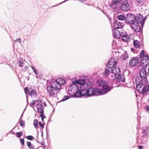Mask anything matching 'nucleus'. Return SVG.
<instances>
[{
  "mask_svg": "<svg viewBox=\"0 0 149 149\" xmlns=\"http://www.w3.org/2000/svg\"><path fill=\"white\" fill-rule=\"evenodd\" d=\"M68 92L71 96L76 97H81V90L79 89L78 86L74 84L69 87Z\"/></svg>",
  "mask_w": 149,
  "mask_h": 149,
  "instance_id": "f257e3e1",
  "label": "nucleus"
},
{
  "mask_svg": "<svg viewBox=\"0 0 149 149\" xmlns=\"http://www.w3.org/2000/svg\"><path fill=\"white\" fill-rule=\"evenodd\" d=\"M47 93L51 96L56 95L60 90L53 82L47 88Z\"/></svg>",
  "mask_w": 149,
  "mask_h": 149,
  "instance_id": "f03ea898",
  "label": "nucleus"
},
{
  "mask_svg": "<svg viewBox=\"0 0 149 149\" xmlns=\"http://www.w3.org/2000/svg\"><path fill=\"white\" fill-rule=\"evenodd\" d=\"M95 88H90L86 91L81 90V96H85L86 97H90L94 95Z\"/></svg>",
  "mask_w": 149,
  "mask_h": 149,
  "instance_id": "7ed1b4c3",
  "label": "nucleus"
},
{
  "mask_svg": "<svg viewBox=\"0 0 149 149\" xmlns=\"http://www.w3.org/2000/svg\"><path fill=\"white\" fill-rule=\"evenodd\" d=\"M97 84L99 87L103 88L105 93L109 91L110 89L109 86L107 85V83L102 80H98L97 81Z\"/></svg>",
  "mask_w": 149,
  "mask_h": 149,
  "instance_id": "20e7f679",
  "label": "nucleus"
},
{
  "mask_svg": "<svg viewBox=\"0 0 149 149\" xmlns=\"http://www.w3.org/2000/svg\"><path fill=\"white\" fill-rule=\"evenodd\" d=\"M147 74L146 68H143L141 69L140 71V75L142 82L144 83H146L147 81Z\"/></svg>",
  "mask_w": 149,
  "mask_h": 149,
  "instance_id": "39448f33",
  "label": "nucleus"
},
{
  "mask_svg": "<svg viewBox=\"0 0 149 149\" xmlns=\"http://www.w3.org/2000/svg\"><path fill=\"white\" fill-rule=\"evenodd\" d=\"M53 83L61 90L62 86L65 84V81L62 78H58L55 80V82Z\"/></svg>",
  "mask_w": 149,
  "mask_h": 149,
  "instance_id": "423d86ee",
  "label": "nucleus"
},
{
  "mask_svg": "<svg viewBox=\"0 0 149 149\" xmlns=\"http://www.w3.org/2000/svg\"><path fill=\"white\" fill-rule=\"evenodd\" d=\"M136 82L137 84L136 86V89L140 93H142V91H143V88L144 85L143 83L145 84L146 83H143V82H142L141 80V81H139V79L138 78L136 79Z\"/></svg>",
  "mask_w": 149,
  "mask_h": 149,
  "instance_id": "0eeeda50",
  "label": "nucleus"
},
{
  "mask_svg": "<svg viewBox=\"0 0 149 149\" xmlns=\"http://www.w3.org/2000/svg\"><path fill=\"white\" fill-rule=\"evenodd\" d=\"M126 20L127 22L131 24V25L136 22V21H135V18L134 16L131 14H128L127 15Z\"/></svg>",
  "mask_w": 149,
  "mask_h": 149,
  "instance_id": "6e6552de",
  "label": "nucleus"
},
{
  "mask_svg": "<svg viewBox=\"0 0 149 149\" xmlns=\"http://www.w3.org/2000/svg\"><path fill=\"white\" fill-rule=\"evenodd\" d=\"M139 58L136 57L131 58L129 62V65L130 67H133L136 65L139 62Z\"/></svg>",
  "mask_w": 149,
  "mask_h": 149,
  "instance_id": "1a4fd4ad",
  "label": "nucleus"
},
{
  "mask_svg": "<svg viewBox=\"0 0 149 149\" xmlns=\"http://www.w3.org/2000/svg\"><path fill=\"white\" fill-rule=\"evenodd\" d=\"M130 8V4L126 1H123L121 8V9L124 11L129 10Z\"/></svg>",
  "mask_w": 149,
  "mask_h": 149,
  "instance_id": "9d476101",
  "label": "nucleus"
},
{
  "mask_svg": "<svg viewBox=\"0 0 149 149\" xmlns=\"http://www.w3.org/2000/svg\"><path fill=\"white\" fill-rule=\"evenodd\" d=\"M141 64L143 67H146L149 65V57L146 56L141 58Z\"/></svg>",
  "mask_w": 149,
  "mask_h": 149,
  "instance_id": "9b49d317",
  "label": "nucleus"
},
{
  "mask_svg": "<svg viewBox=\"0 0 149 149\" xmlns=\"http://www.w3.org/2000/svg\"><path fill=\"white\" fill-rule=\"evenodd\" d=\"M117 63V61L113 58H111L107 62V66L108 68H111L116 65Z\"/></svg>",
  "mask_w": 149,
  "mask_h": 149,
  "instance_id": "f8f14e48",
  "label": "nucleus"
},
{
  "mask_svg": "<svg viewBox=\"0 0 149 149\" xmlns=\"http://www.w3.org/2000/svg\"><path fill=\"white\" fill-rule=\"evenodd\" d=\"M24 91L26 94H28L30 95L31 97H34L37 95V92L34 89H32L29 92L27 87H25L24 89Z\"/></svg>",
  "mask_w": 149,
  "mask_h": 149,
  "instance_id": "ddd939ff",
  "label": "nucleus"
},
{
  "mask_svg": "<svg viewBox=\"0 0 149 149\" xmlns=\"http://www.w3.org/2000/svg\"><path fill=\"white\" fill-rule=\"evenodd\" d=\"M135 18V21H136V23L139 24H140L142 27H143L145 22V20H144L143 18L142 17V16L141 15L139 16H136Z\"/></svg>",
  "mask_w": 149,
  "mask_h": 149,
  "instance_id": "4468645a",
  "label": "nucleus"
},
{
  "mask_svg": "<svg viewBox=\"0 0 149 149\" xmlns=\"http://www.w3.org/2000/svg\"><path fill=\"white\" fill-rule=\"evenodd\" d=\"M131 26L132 29L136 32H139L141 30V27L139 24H137V23H136V22L131 25Z\"/></svg>",
  "mask_w": 149,
  "mask_h": 149,
  "instance_id": "2eb2a0df",
  "label": "nucleus"
},
{
  "mask_svg": "<svg viewBox=\"0 0 149 149\" xmlns=\"http://www.w3.org/2000/svg\"><path fill=\"white\" fill-rule=\"evenodd\" d=\"M112 33L113 36L116 38H119L121 36L120 32L117 29H114L112 30Z\"/></svg>",
  "mask_w": 149,
  "mask_h": 149,
  "instance_id": "dca6fc26",
  "label": "nucleus"
},
{
  "mask_svg": "<svg viewBox=\"0 0 149 149\" xmlns=\"http://www.w3.org/2000/svg\"><path fill=\"white\" fill-rule=\"evenodd\" d=\"M113 26L116 29L123 28L122 24L118 21H116L113 23Z\"/></svg>",
  "mask_w": 149,
  "mask_h": 149,
  "instance_id": "f3484780",
  "label": "nucleus"
},
{
  "mask_svg": "<svg viewBox=\"0 0 149 149\" xmlns=\"http://www.w3.org/2000/svg\"><path fill=\"white\" fill-rule=\"evenodd\" d=\"M37 111L40 114L44 113V107L42 104H37L36 105Z\"/></svg>",
  "mask_w": 149,
  "mask_h": 149,
  "instance_id": "a211bd4d",
  "label": "nucleus"
},
{
  "mask_svg": "<svg viewBox=\"0 0 149 149\" xmlns=\"http://www.w3.org/2000/svg\"><path fill=\"white\" fill-rule=\"evenodd\" d=\"M111 70L112 74H115L116 76L120 74V69L118 68H112Z\"/></svg>",
  "mask_w": 149,
  "mask_h": 149,
  "instance_id": "6ab92c4d",
  "label": "nucleus"
},
{
  "mask_svg": "<svg viewBox=\"0 0 149 149\" xmlns=\"http://www.w3.org/2000/svg\"><path fill=\"white\" fill-rule=\"evenodd\" d=\"M116 80L117 82H123L125 80L124 76L123 75L119 74L117 75Z\"/></svg>",
  "mask_w": 149,
  "mask_h": 149,
  "instance_id": "aec40b11",
  "label": "nucleus"
},
{
  "mask_svg": "<svg viewBox=\"0 0 149 149\" xmlns=\"http://www.w3.org/2000/svg\"><path fill=\"white\" fill-rule=\"evenodd\" d=\"M112 1L113 3L111 4V6L113 8L117 7V3L123 1V0H112Z\"/></svg>",
  "mask_w": 149,
  "mask_h": 149,
  "instance_id": "412c9836",
  "label": "nucleus"
},
{
  "mask_svg": "<svg viewBox=\"0 0 149 149\" xmlns=\"http://www.w3.org/2000/svg\"><path fill=\"white\" fill-rule=\"evenodd\" d=\"M133 45L135 48H139L140 44L139 42L137 40H136L133 42Z\"/></svg>",
  "mask_w": 149,
  "mask_h": 149,
  "instance_id": "4be33fe9",
  "label": "nucleus"
},
{
  "mask_svg": "<svg viewBox=\"0 0 149 149\" xmlns=\"http://www.w3.org/2000/svg\"><path fill=\"white\" fill-rule=\"evenodd\" d=\"M122 39L124 42H129L130 40V38L128 36L124 35L122 36Z\"/></svg>",
  "mask_w": 149,
  "mask_h": 149,
  "instance_id": "5701e85b",
  "label": "nucleus"
},
{
  "mask_svg": "<svg viewBox=\"0 0 149 149\" xmlns=\"http://www.w3.org/2000/svg\"><path fill=\"white\" fill-rule=\"evenodd\" d=\"M149 90V85L144 86L143 91H142V93H146L148 92Z\"/></svg>",
  "mask_w": 149,
  "mask_h": 149,
  "instance_id": "b1692460",
  "label": "nucleus"
},
{
  "mask_svg": "<svg viewBox=\"0 0 149 149\" xmlns=\"http://www.w3.org/2000/svg\"><path fill=\"white\" fill-rule=\"evenodd\" d=\"M109 79L111 80H114L116 79V75H115L113 74H112V73H111L109 75Z\"/></svg>",
  "mask_w": 149,
  "mask_h": 149,
  "instance_id": "393cba45",
  "label": "nucleus"
},
{
  "mask_svg": "<svg viewBox=\"0 0 149 149\" xmlns=\"http://www.w3.org/2000/svg\"><path fill=\"white\" fill-rule=\"evenodd\" d=\"M117 18L119 20H123L125 19H126V17L124 15H120L118 16Z\"/></svg>",
  "mask_w": 149,
  "mask_h": 149,
  "instance_id": "a878e982",
  "label": "nucleus"
},
{
  "mask_svg": "<svg viewBox=\"0 0 149 149\" xmlns=\"http://www.w3.org/2000/svg\"><path fill=\"white\" fill-rule=\"evenodd\" d=\"M101 91L99 89H95L94 95H97L100 94Z\"/></svg>",
  "mask_w": 149,
  "mask_h": 149,
  "instance_id": "bb28decb",
  "label": "nucleus"
},
{
  "mask_svg": "<svg viewBox=\"0 0 149 149\" xmlns=\"http://www.w3.org/2000/svg\"><path fill=\"white\" fill-rule=\"evenodd\" d=\"M111 73L110 71L107 69H106L104 73V76L106 77L109 75Z\"/></svg>",
  "mask_w": 149,
  "mask_h": 149,
  "instance_id": "cd10ccee",
  "label": "nucleus"
},
{
  "mask_svg": "<svg viewBox=\"0 0 149 149\" xmlns=\"http://www.w3.org/2000/svg\"><path fill=\"white\" fill-rule=\"evenodd\" d=\"M18 63L19 66L22 67L24 66V63L22 60L21 59H19L18 61Z\"/></svg>",
  "mask_w": 149,
  "mask_h": 149,
  "instance_id": "c85d7f7f",
  "label": "nucleus"
},
{
  "mask_svg": "<svg viewBox=\"0 0 149 149\" xmlns=\"http://www.w3.org/2000/svg\"><path fill=\"white\" fill-rule=\"evenodd\" d=\"M76 83L80 85H83L84 84V80L79 79L78 80L76 81Z\"/></svg>",
  "mask_w": 149,
  "mask_h": 149,
  "instance_id": "c756f323",
  "label": "nucleus"
},
{
  "mask_svg": "<svg viewBox=\"0 0 149 149\" xmlns=\"http://www.w3.org/2000/svg\"><path fill=\"white\" fill-rule=\"evenodd\" d=\"M39 123L37 119H35L33 121V124L34 126L36 129L38 128V125Z\"/></svg>",
  "mask_w": 149,
  "mask_h": 149,
  "instance_id": "7c9ffc66",
  "label": "nucleus"
},
{
  "mask_svg": "<svg viewBox=\"0 0 149 149\" xmlns=\"http://www.w3.org/2000/svg\"><path fill=\"white\" fill-rule=\"evenodd\" d=\"M121 57L123 58V60H125L128 57V55L126 52L124 53L121 56Z\"/></svg>",
  "mask_w": 149,
  "mask_h": 149,
  "instance_id": "2f4dec72",
  "label": "nucleus"
},
{
  "mask_svg": "<svg viewBox=\"0 0 149 149\" xmlns=\"http://www.w3.org/2000/svg\"><path fill=\"white\" fill-rule=\"evenodd\" d=\"M145 51L144 50H142L141 51L140 53V56L141 58H143L144 56H148L147 55H145Z\"/></svg>",
  "mask_w": 149,
  "mask_h": 149,
  "instance_id": "473e14b6",
  "label": "nucleus"
},
{
  "mask_svg": "<svg viewBox=\"0 0 149 149\" xmlns=\"http://www.w3.org/2000/svg\"><path fill=\"white\" fill-rule=\"evenodd\" d=\"M26 145L28 146V147L30 149H33L34 148V146L31 144L30 142L27 141V142Z\"/></svg>",
  "mask_w": 149,
  "mask_h": 149,
  "instance_id": "72a5a7b5",
  "label": "nucleus"
},
{
  "mask_svg": "<svg viewBox=\"0 0 149 149\" xmlns=\"http://www.w3.org/2000/svg\"><path fill=\"white\" fill-rule=\"evenodd\" d=\"M16 134L18 138L20 137L22 135V132H17L16 133Z\"/></svg>",
  "mask_w": 149,
  "mask_h": 149,
  "instance_id": "f704fd0d",
  "label": "nucleus"
},
{
  "mask_svg": "<svg viewBox=\"0 0 149 149\" xmlns=\"http://www.w3.org/2000/svg\"><path fill=\"white\" fill-rule=\"evenodd\" d=\"M26 138L28 140H33L34 139V138L31 136L29 135L26 137Z\"/></svg>",
  "mask_w": 149,
  "mask_h": 149,
  "instance_id": "c9c22d12",
  "label": "nucleus"
},
{
  "mask_svg": "<svg viewBox=\"0 0 149 149\" xmlns=\"http://www.w3.org/2000/svg\"><path fill=\"white\" fill-rule=\"evenodd\" d=\"M40 116L41 118L42 121L44 122V119L45 118V116L44 115V113L40 114Z\"/></svg>",
  "mask_w": 149,
  "mask_h": 149,
  "instance_id": "e433bc0d",
  "label": "nucleus"
},
{
  "mask_svg": "<svg viewBox=\"0 0 149 149\" xmlns=\"http://www.w3.org/2000/svg\"><path fill=\"white\" fill-rule=\"evenodd\" d=\"M35 102H36L35 100L32 101V102L30 103V105L31 107H32L34 105Z\"/></svg>",
  "mask_w": 149,
  "mask_h": 149,
  "instance_id": "4c0bfd02",
  "label": "nucleus"
},
{
  "mask_svg": "<svg viewBox=\"0 0 149 149\" xmlns=\"http://www.w3.org/2000/svg\"><path fill=\"white\" fill-rule=\"evenodd\" d=\"M19 124L20 126H23L24 125L25 123L23 120H21L19 123Z\"/></svg>",
  "mask_w": 149,
  "mask_h": 149,
  "instance_id": "58836bf2",
  "label": "nucleus"
},
{
  "mask_svg": "<svg viewBox=\"0 0 149 149\" xmlns=\"http://www.w3.org/2000/svg\"><path fill=\"white\" fill-rule=\"evenodd\" d=\"M20 141L21 143L23 145H24V141L23 139L21 138L20 139Z\"/></svg>",
  "mask_w": 149,
  "mask_h": 149,
  "instance_id": "ea45409f",
  "label": "nucleus"
},
{
  "mask_svg": "<svg viewBox=\"0 0 149 149\" xmlns=\"http://www.w3.org/2000/svg\"><path fill=\"white\" fill-rule=\"evenodd\" d=\"M39 125L41 127V128L43 129L44 128V125L42 123H41L40 122H39Z\"/></svg>",
  "mask_w": 149,
  "mask_h": 149,
  "instance_id": "a19ab883",
  "label": "nucleus"
},
{
  "mask_svg": "<svg viewBox=\"0 0 149 149\" xmlns=\"http://www.w3.org/2000/svg\"><path fill=\"white\" fill-rule=\"evenodd\" d=\"M30 67L32 68V69L33 72H34V73L36 74H38V73H37V70H36L33 67H31V66H30Z\"/></svg>",
  "mask_w": 149,
  "mask_h": 149,
  "instance_id": "79ce46f5",
  "label": "nucleus"
},
{
  "mask_svg": "<svg viewBox=\"0 0 149 149\" xmlns=\"http://www.w3.org/2000/svg\"><path fill=\"white\" fill-rule=\"evenodd\" d=\"M69 98V97L68 96H66L63 98L62 100V101H64L67 99H68Z\"/></svg>",
  "mask_w": 149,
  "mask_h": 149,
  "instance_id": "37998d69",
  "label": "nucleus"
},
{
  "mask_svg": "<svg viewBox=\"0 0 149 149\" xmlns=\"http://www.w3.org/2000/svg\"><path fill=\"white\" fill-rule=\"evenodd\" d=\"M144 109L146 110V111H148L149 113V106H145Z\"/></svg>",
  "mask_w": 149,
  "mask_h": 149,
  "instance_id": "c03bdc74",
  "label": "nucleus"
},
{
  "mask_svg": "<svg viewBox=\"0 0 149 149\" xmlns=\"http://www.w3.org/2000/svg\"><path fill=\"white\" fill-rule=\"evenodd\" d=\"M15 42L16 41L20 43L21 42V40L20 38L17 39L16 40H15Z\"/></svg>",
  "mask_w": 149,
  "mask_h": 149,
  "instance_id": "a18cd8bd",
  "label": "nucleus"
},
{
  "mask_svg": "<svg viewBox=\"0 0 149 149\" xmlns=\"http://www.w3.org/2000/svg\"><path fill=\"white\" fill-rule=\"evenodd\" d=\"M137 2L139 3H142L143 2V0H136Z\"/></svg>",
  "mask_w": 149,
  "mask_h": 149,
  "instance_id": "49530a36",
  "label": "nucleus"
},
{
  "mask_svg": "<svg viewBox=\"0 0 149 149\" xmlns=\"http://www.w3.org/2000/svg\"><path fill=\"white\" fill-rule=\"evenodd\" d=\"M138 148L139 149H143V146H139Z\"/></svg>",
  "mask_w": 149,
  "mask_h": 149,
  "instance_id": "de8ad7c7",
  "label": "nucleus"
},
{
  "mask_svg": "<svg viewBox=\"0 0 149 149\" xmlns=\"http://www.w3.org/2000/svg\"><path fill=\"white\" fill-rule=\"evenodd\" d=\"M25 68L26 70H28L29 69V67L27 66H25Z\"/></svg>",
  "mask_w": 149,
  "mask_h": 149,
  "instance_id": "09e8293b",
  "label": "nucleus"
},
{
  "mask_svg": "<svg viewBox=\"0 0 149 149\" xmlns=\"http://www.w3.org/2000/svg\"><path fill=\"white\" fill-rule=\"evenodd\" d=\"M79 0L81 2L86 1V0Z\"/></svg>",
  "mask_w": 149,
  "mask_h": 149,
  "instance_id": "8fccbe9b",
  "label": "nucleus"
},
{
  "mask_svg": "<svg viewBox=\"0 0 149 149\" xmlns=\"http://www.w3.org/2000/svg\"><path fill=\"white\" fill-rule=\"evenodd\" d=\"M37 102H39L40 103V102H41V101H40V100H39V101H38V100H37Z\"/></svg>",
  "mask_w": 149,
  "mask_h": 149,
  "instance_id": "3c124183",
  "label": "nucleus"
},
{
  "mask_svg": "<svg viewBox=\"0 0 149 149\" xmlns=\"http://www.w3.org/2000/svg\"><path fill=\"white\" fill-rule=\"evenodd\" d=\"M125 1H127V0H125ZM123 1H124V0H123Z\"/></svg>",
  "mask_w": 149,
  "mask_h": 149,
  "instance_id": "603ef678",
  "label": "nucleus"
},
{
  "mask_svg": "<svg viewBox=\"0 0 149 149\" xmlns=\"http://www.w3.org/2000/svg\"><path fill=\"white\" fill-rule=\"evenodd\" d=\"M43 146H44V147H45V145H43Z\"/></svg>",
  "mask_w": 149,
  "mask_h": 149,
  "instance_id": "864d4df0",
  "label": "nucleus"
},
{
  "mask_svg": "<svg viewBox=\"0 0 149 149\" xmlns=\"http://www.w3.org/2000/svg\"><path fill=\"white\" fill-rule=\"evenodd\" d=\"M145 130H144V132H145Z\"/></svg>",
  "mask_w": 149,
  "mask_h": 149,
  "instance_id": "5fc2aeb1",
  "label": "nucleus"
},
{
  "mask_svg": "<svg viewBox=\"0 0 149 149\" xmlns=\"http://www.w3.org/2000/svg\"><path fill=\"white\" fill-rule=\"evenodd\" d=\"M132 51H133V49L132 48Z\"/></svg>",
  "mask_w": 149,
  "mask_h": 149,
  "instance_id": "6e6d98bb",
  "label": "nucleus"
},
{
  "mask_svg": "<svg viewBox=\"0 0 149 149\" xmlns=\"http://www.w3.org/2000/svg\"><path fill=\"white\" fill-rule=\"evenodd\" d=\"M45 106H46V105H45Z\"/></svg>",
  "mask_w": 149,
  "mask_h": 149,
  "instance_id": "4d7b16f0",
  "label": "nucleus"
},
{
  "mask_svg": "<svg viewBox=\"0 0 149 149\" xmlns=\"http://www.w3.org/2000/svg\"><path fill=\"white\" fill-rule=\"evenodd\" d=\"M45 106H46V105H45Z\"/></svg>",
  "mask_w": 149,
  "mask_h": 149,
  "instance_id": "13d9d810",
  "label": "nucleus"
}]
</instances>
